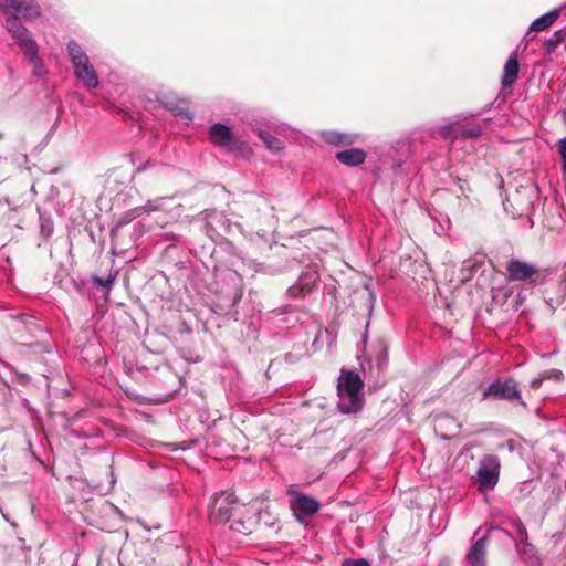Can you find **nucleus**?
<instances>
[{
  "instance_id": "1",
  "label": "nucleus",
  "mask_w": 566,
  "mask_h": 566,
  "mask_svg": "<svg viewBox=\"0 0 566 566\" xmlns=\"http://www.w3.org/2000/svg\"><path fill=\"white\" fill-rule=\"evenodd\" d=\"M209 518L216 524L230 522V528L240 534H250L254 524V512L247 505L240 504L234 493L218 494L209 510Z\"/></svg>"
},
{
  "instance_id": "2",
  "label": "nucleus",
  "mask_w": 566,
  "mask_h": 566,
  "mask_svg": "<svg viewBox=\"0 0 566 566\" xmlns=\"http://www.w3.org/2000/svg\"><path fill=\"white\" fill-rule=\"evenodd\" d=\"M364 386L360 377L353 370H343L338 379V395L340 402L338 408L343 413L357 412L363 408V399L359 397V391Z\"/></svg>"
},
{
  "instance_id": "3",
  "label": "nucleus",
  "mask_w": 566,
  "mask_h": 566,
  "mask_svg": "<svg viewBox=\"0 0 566 566\" xmlns=\"http://www.w3.org/2000/svg\"><path fill=\"white\" fill-rule=\"evenodd\" d=\"M504 276L509 282H525L528 285L536 286L543 284L549 271L539 269L535 264L528 263L518 258H511L504 265Z\"/></svg>"
},
{
  "instance_id": "4",
  "label": "nucleus",
  "mask_w": 566,
  "mask_h": 566,
  "mask_svg": "<svg viewBox=\"0 0 566 566\" xmlns=\"http://www.w3.org/2000/svg\"><path fill=\"white\" fill-rule=\"evenodd\" d=\"M483 397L516 402L523 408H526V403L522 399V394L518 388V384L513 377L496 379L495 381L488 386V388L483 392Z\"/></svg>"
},
{
  "instance_id": "5",
  "label": "nucleus",
  "mask_w": 566,
  "mask_h": 566,
  "mask_svg": "<svg viewBox=\"0 0 566 566\" xmlns=\"http://www.w3.org/2000/svg\"><path fill=\"white\" fill-rule=\"evenodd\" d=\"M286 495L289 497V506L297 521H301L303 516L316 514L321 507V503L315 497L300 492L294 484L287 486Z\"/></svg>"
},
{
  "instance_id": "6",
  "label": "nucleus",
  "mask_w": 566,
  "mask_h": 566,
  "mask_svg": "<svg viewBox=\"0 0 566 566\" xmlns=\"http://www.w3.org/2000/svg\"><path fill=\"white\" fill-rule=\"evenodd\" d=\"M500 460L494 454H486L476 471V483L480 491L493 490L500 476Z\"/></svg>"
},
{
  "instance_id": "7",
  "label": "nucleus",
  "mask_w": 566,
  "mask_h": 566,
  "mask_svg": "<svg viewBox=\"0 0 566 566\" xmlns=\"http://www.w3.org/2000/svg\"><path fill=\"white\" fill-rule=\"evenodd\" d=\"M9 331L14 343L22 346H31L32 338L40 331V327L32 316L21 315L11 321Z\"/></svg>"
},
{
  "instance_id": "8",
  "label": "nucleus",
  "mask_w": 566,
  "mask_h": 566,
  "mask_svg": "<svg viewBox=\"0 0 566 566\" xmlns=\"http://www.w3.org/2000/svg\"><path fill=\"white\" fill-rule=\"evenodd\" d=\"M8 31L12 34L18 45L30 60H35L38 46L30 38L28 30L17 18H8L6 21Z\"/></svg>"
},
{
  "instance_id": "9",
  "label": "nucleus",
  "mask_w": 566,
  "mask_h": 566,
  "mask_svg": "<svg viewBox=\"0 0 566 566\" xmlns=\"http://www.w3.org/2000/svg\"><path fill=\"white\" fill-rule=\"evenodd\" d=\"M0 8L19 21L21 18L33 19L40 15V7L33 0H3Z\"/></svg>"
},
{
  "instance_id": "10",
  "label": "nucleus",
  "mask_w": 566,
  "mask_h": 566,
  "mask_svg": "<svg viewBox=\"0 0 566 566\" xmlns=\"http://www.w3.org/2000/svg\"><path fill=\"white\" fill-rule=\"evenodd\" d=\"M209 139L229 151L237 149L239 144L231 129L223 124H214L209 128Z\"/></svg>"
},
{
  "instance_id": "11",
  "label": "nucleus",
  "mask_w": 566,
  "mask_h": 566,
  "mask_svg": "<svg viewBox=\"0 0 566 566\" xmlns=\"http://www.w3.org/2000/svg\"><path fill=\"white\" fill-rule=\"evenodd\" d=\"M75 75L81 78L88 88H95L98 85L97 75L90 64L87 55L81 59V63H73Z\"/></svg>"
},
{
  "instance_id": "12",
  "label": "nucleus",
  "mask_w": 566,
  "mask_h": 566,
  "mask_svg": "<svg viewBox=\"0 0 566 566\" xmlns=\"http://www.w3.org/2000/svg\"><path fill=\"white\" fill-rule=\"evenodd\" d=\"M461 428V424L449 415H441L436 420L434 430L442 439H451Z\"/></svg>"
},
{
  "instance_id": "13",
  "label": "nucleus",
  "mask_w": 566,
  "mask_h": 566,
  "mask_svg": "<svg viewBox=\"0 0 566 566\" xmlns=\"http://www.w3.org/2000/svg\"><path fill=\"white\" fill-rule=\"evenodd\" d=\"M488 538L483 536L479 538L470 548L467 559L472 566H485Z\"/></svg>"
},
{
  "instance_id": "14",
  "label": "nucleus",
  "mask_w": 566,
  "mask_h": 566,
  "mask_svg": "<svg viewBox=\"0 0 566 566\" xmlns=\"http://www.w3.org/2000/svg\"><path fill=\"white\" fill-rule=\"evenodd\" d=\"M322 139L331 145L338 147L353 145L356 140V135L339 133L336 130H325L321 133Z\"/></svg>"
},
{
  "instance_id": "15",
  "label": "nucleus",
  "mask_w": 566,
  "mask_h": 566,
  "mask_svg": "<svg viewBox=\"0 0 566 566\" xmlns=\"http://www.w3.org/2000/svg\"><path fill=\"white\" fill-rule=\"evenodd\" d=\"M336 159L346 166H358L366 159V153L359 148H350L336 154Z\"/></svg>"
},
{
  "instance_id": "16",
  "label": "nucleus",
  "mask_w": 566,
  "mask_h": 566,
  "mask_svg": "<svg viewBox=\"0 0 566 566\" xmlns=\"http://www.w3.org/2000/svg\"><path fill=\"white\" fill-rule=\"evenodd\" d=\"M518 71H520V64H518L516 55L511 56L506 61L504 69H503V76H502L503 87L511 86L517 80Z\"/></svg>"
},
{
  "instance_id": "17",
  "label": "nucleus",
  "mask_w": 566,
  "mask_h": 566,
  "mask_svg": "<svg viewBox=\"0 0 566 566\" xmlns=\"http://www.w3.org/2000/svg\"><path fill=\"white\" fill-rule=\"evenodd\" d=\"M559 18V10H552L537 18L530 25V31L541 32L548 29Z\"/></svg>"
},
{
  "instance_id": "18",
  "label": "nucleus",
  "mask_w": 566,
  "mask_h": 566,
  "mask_svg": "<svg viewBox=\"0 0 566 566\" xmlns=\"http://www.w3.org/2000/svg\"><path fill=\"white\" fill-rule=\"evenodd\" d=\"M566 39V29H559L557 31H555L551 38H548L547 40H545L544 42V48L546 50V53L547 54H551L553 53L556 48L563 43Z\"/></svg>"
},
{
  "instance_id": "19",
  "label": "nucleus",
  "mask_w": 566,
  "mask_h": 566,
  "mask_svg": "<svg viewBox=\"0 0 566 566\" xmlns=\"http://www.w3.org/2000/svg\"><path fill=\"white\" fill-rule=\"evenodd\" d=\"M259 137L262 139V142L265 144V146L273 150V151H279L280 149H282V143L279 138L272 136L271 134L266 133V132H260L259 133Z\"/></svg>"
},
{
  "instance_id": "20",
  "label": "nucleus",
  "mask_w": 566,
  "mask_h": 566,
  "mask_svg": "<svg viewBox=\"0 0 566 566\" xmlns=\"http://www.w3.org/2000/svg\"><path fill=\"white\" fill-rule=\"evenodd\" d=\"M69 54L72 61V64L75 62L81 63V59L86 56V53L81 49V46L75 41H70L67 43Z\"/></svg>"
},
{
  "instance_id": "21",
  "label": "nucleus",
  "mask_w": 566,
  "mask_h": 566,
  "mask_svg": "<svg viewBox=\"0 0 566 566\" xmlns=\"http://www.w3.org/2000/svg\"><path fill=\"white\" fill-rule=\"evenodd\" d=\"M460 136L464 138H478L481 135V128L478 125L471 127H463L460 130Z\"/></svg>"
},
{
  "instance_id": "22",
  "label": "nucleus",
  "mask_w": 566,
  "mask_h": 566,
  "mask_svg": "<svg viewBox=\"0 0 566 566\" xmlns=\"http://www.w3.org/2000/svg\"><path fill=\"white\" fill-rule=\"evenodd\" d=\"M439 134L444 140H454L458 137V134L455 133L454 126L452 124L442 126L439 129Z\"/></svg>"
},
{
  "instance_id": "23",
  "label": "nucleus",
  "mask_w": 566,
  "mask_h": 566,
  "mask_svg": "<svg viewBox=\"0 0 566 566\" xmlns=\"http://www.w3.org/2000/svg\"><path fill=\"white\" fill-rule=\"evenodd\" d=\"M114 280H115V275H108V277L106 280H103L101 277H97V276H94L93 277V282L98 285V286H103L107 290H109L113 284H114Z\"/></svg>"
},
{
  "instance_id": "24",
  "label": "nucleus",
  "mask_w": 566,
  "mask_h": 566,
  "mask_svg": "<svg viewBox=\"0 0 566 566\" xmlns=\"http://www.w3.org/2000/svg\"><path fill=\"white\" fill-rule=\"evenodd\" d=\"M558 149L563 160V169L566 171V137L559 140Z\"/></svg>"
},
{
  "instance_id": "25",
  "label": "nucleus",
  "mask_w": 566,
  "mask_h": 566,
  "mask_svg": "<svg viewBox=\"0 0 566 566\" xmlns=\"http://www.w3.org/2000/svg\"><path fill=\"white\" fill-rule=\"evenodd\" d=\"M343 566H369V563L366 559H354V560H345Z\"/></svg>"
},
{
  "instance_id": "26",
  "label": "nucleus",
  "mask_w": 566,
  "mask_h": 566,
  "mask_svg": "<svg viewBox=\"0 0 566 566\" xmlns=\"http://www.w3.org/2000/svg\"><path fill=\"white\" fill-rule=\"evenodd\" d=\"M547 375H543L539 378H535L530 382V388L533 390L538 389L542 386V382L545 378H547Z\"/></svg>"
},
{
  "instance_id": "27",
  "label": "nucleus",
  "mask_w": 566,
  "mask_h": 566,
  "mask_svg": "<svg viewBox=\"0 0 566 566\" xmlns=\"http://www.w3.org/2000/svg\"><path fill=\"white\" fill-rule=\"evenodd\" d=\"M34 65V72L36 75L41 76L43 74V65L38 59V55L35 56V60H30Z\"/></svg>"
},
{
  "instance_id": "28",
  "label": "nucleus",
  "mask_w": 566,
  "mask_h": 566,
  "mask_svg": "<svg viewBox=\"0 0 566 566\" xmlns=\"http://www.w3.org/2000/svg\"><path fill=\"white\" fill-rule=\"evenodd\" d=\"M455 182H457L459 189L461 190V192H464L465 191V186L468 185L467 179H462L460 177H457L455 178Z\"/></svg>"
},
{
  "instance_id": "29",
  "label": "nucleus",
  "mask_w": 566,
  "mask_h": 566,
  "mask_svg": "<svg viewBox=\"0 0 566 566\" xmlns=\"http://www.w3.org/2000/svg\"><path fill=\"white\" fill-rule=\"evenodd\" d=\"M127 216H128V213L124 217V218H125V220L123 219V217L119 219L118 224H117L118 227H120V226H123L124 223H126V222H128V221H129V219L127 218Z\"/></svg>"
},
{
  "instance_id": "30",
  "label": "nucleus",
  "mask_w": 566,
  "mask_h": 566,
  "mask_svg": "<svg viewBox=\"0 0 566 566\" xmlns=\"http://www.w3.org/2000/svg\"><path fill=\"white\" fill-rule=\"evenodd\" d=\"M145 167H146V166H140V167H138V168L136 169L135 174H139V172L144 171V170H145Z\"/></svg>"
},
{
  "instance_id": "31",
  "label": "nucleus",
  "mask_w": 566,
  "mask_h": 566,
  "mask_svg": "<svg viewBox=\"0 0 566 566\" xmlns=\"http://www.w3.org/2000/svg\"><path fill=\"white\" fill-rule=\"evenodd\" d=\"M171 111H174L176 114L178 115H181L182 114V111L181 109H175V108H171Z\"/></svg>"
}]
</instances>
